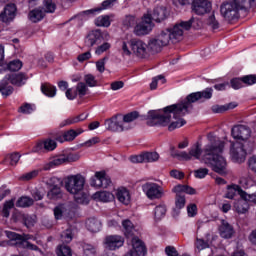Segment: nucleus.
Returning a JSON list of instances; mask_svg holds the SVG:
<instances>
[{
  "label": "nucleus",
  "mask_w": 256,
  "mask_h": 256,
  "mask_svg": "<svg viewBox=\"0 0 256 256\" xmlns=\"http://www.w3.org/2000/svg\"><path fill=\"white\" fill-rule=\"evenodd\" d=\"M90 185L96 189H101V187L102 189H107L111 185V177L103 170L95 172L94 176L90 179Z\"/></svg>",
  "instance_id": "11"
},
{
  "label": "nucleus",
  "mask_w": 256,
  "mask_h": 256,
  "mask_svg": "<svg viewBox=\"0 0 256 256\" xmlns=\"http://www.w3.org/2000/svg\"><path fill=\"white\" fill-rule=\"evenodd\" d=\"M194 175L196 179H205L207 175H209V169L207 168H199L194 171Z\"/></svg>",
  "instance_id": "55"
},
{
  "label": "nucleus",
  "mask_w": 256,
  "mask_h": 256,
  "mask_svg": "<svg viewBox=\"0 0 256 256\" xmlns=\"http://www.w3.org/2000/svg\"><path fill=\"white\" fill-rule=\"evenodd\" d=\"M230 84L232 89H241V87H243V78H233Z\"/></svg>",
  "instance_id": "60"
},
{
  "label": "nucleus",
  "mask_w": 256,
  "mask_h": 256,
  "mask_svg": "<svg viewBox=\"0 0 256 256\" xmlns=\"http://www.w3.org/2000/svg\"><path fill=\"white\" fill-rule=\"evenodd\" d=\"M123 25L127 27V29H129V27H135L137 26V18H135V16H126Z\"/></svg>",
  "instance_id": "50"
},
{
  "label": "nucleus",
  "mask_w": 256,
  "mask_h": 256,
  "mask_svg": "<svg viewBox=\"0 0 256 256\" xmlns=\"http://www.w3.org/2000/svg\"><path fill=\"white\" fill-rule=\"evenodd\" d=\"M15 207V202L13 200H9L5 202L2 210L3 217H9L11 209Z\"/></svg>",
  "instance_id": "47"
},
{
  "label": "nucleus",
  "mask_w": 256,
  "mask_h": 256,
  "mask_svg": "<svg viewBox=\"0 0 256 256\" xmlns=\"http://www.w3.org/2000/svg\"><path fill=\"white\" fill-rule=\"evenodd\" d=\"M230 157L235 163H243L247 157L245 144L241 141H230Z\"/></svg>",
  "instance_id": "7"
},
{
  "label": "nucleus",
  "mask_w": 256,
  "mask_h": 256,
  "mask_svg": "<svg viewBox=\"0 0 256 256\" xmlns=\"http://www.w3.org/2000/svg\"><path fill=\"white\" fill-rule=\"evenodd\" d=\"M249 200L241 198L240 200L234 203V209L239 215H245L249 211Z\"/></svg>",
  "instance_id": "30"
},
{
  "label": "nucleus",
  "mask_w": 256,
  "mask_h": 256,
  "mask_svg": "<svg viewBox=\"0 0 256 256\" xmlns=\"http://www.w3.org/2000/svg\"><path fill=\"white\" fill-rule=\"evenodd\" d=\"M67 163L65 158V153L58 154L54 156L51 160V162L46 163L43 166L44 171H51V169L55 167H59V165H65Z\"/></svg>",
  "instance_id": "20"
},
{
  "label": "nucleus",
  "mask_w": 256,
  "mask_h": 256,
  "mask_svg": "<svg viewBox=\"0 0 256 256\" xmlns=\"http://www.w3.org/2000/svg\"><path fill=\"white\" fill-rule=\"evenodd\" d=\"M101 43L100 30H93L85 38L86 47H93V45H99Z\"/></svg>",
  "instance_id": "21"
},
{
  "label": "nucleus",
  "mask_w": 256,
  "mask_h": 256,
  "mask_svg": "<svg viewBox=\"0 0 256 256\" xmlns=\"http://www.w3.org/2000/svg\"><path fill=\"white\" fill-rule=\"evenodd\" d=\"M44 9L46 13H55L57 5L55 2H53V0H44Z\"/></svg>",
  "instance_id": "48"
},
{
  "label": "nucleus",
  "mask_w": 256,
  "mask_h": 256,
  "mask_svg": "<svg viewBox=\"0 0 256 256\" xmlns=\"http://www.w3.org/2000/svg\"><path fill=\"white\" fill-rule=\"evenodd\" d=\"M212 7L209 0H193L191 10L195 15L203 16L207 15V13H211Z\"/></svg>",
  "instance_id": "12"
},
{
  "label": "nucleus",
  "mask_w": 256,
  "mask_h": 256,
  "mask_svg": "<svg viewBox=\"0 0 256 256\" xmlns=\"http://www.w3.org/2000/svg\"><path fill=\"white\" fill-rule=\"evenodd\" d=\"M200 95V99H211L213 97V89L206 88L205 90L198 92Z\"/></svg>",
  "instance_id": "61"
},
{
  "label": "nucleus",
  "mask_w": 256,
  "mask_h": 256,
  "mask_svg": "<svg viewBox=\"0 0 256 256\" xmlns=\"http://www.w3.org/2000/svg\"><path fill=\"white\" fill-rule=\"evenodd\" d=\"M200 99L201 95L194 92L177 104H172L162 110H150L145 118L146 124L148 127H167L168 125V131H175V129H179L187 123L181 117L191 113L193 103H197Z\"/></svg>",
  "instance_id": "1"
},
{
  "label": "nucleus",
  "mask_w": 256,
  "mask_h": 256,
  "mask_svg": "<svg viewBox=\"0 0 256 256\" xmlns=\"http://www.w3.org/2000/svg\"><path fill=\"white\" fill-rule=\"evenodd\" d=\"M47 198L51 201H59V199H63V191L59 186H54L48 191Z\"/></svg>",
  "instance_id": "32"
},
{
  "label": "nucleus",
  "mask_w": 256,
  "mask_h": 256,
  "mask_svg": "<svg viewBox=\"0 0 256 256\" xmlns=\"http://www.w3.org/2000/svg\"><path fill=\"white\" fill-rule=\"evenodd\" d=\"M107 57H104L96 62V69L99 71V73L105 72V63L107 61Z\"/></svg>",
  "instance_id": "62"
},
{
  "label": "nucleus",
  "mask_w": 256,
  "mask_h": 256,
  "mask_svg": "<svg viewBox=\"0 0 256 256\" xmlns=\"http://www.w3.org/2000/svg\"><path fill=\"white\" fill-rule=\"evenodd\" d=\"M77 135V131L72 129L61 134H56L55 139L59 141V143H65V141H73Z\"/></svg>",
  "instance_id": "28"
},
{
  "label": "nucleus",
  "mask_w": 256,
  "mask_h": 256,
  "mask_svg": "<svg viewBox=\"0 0 256 256\" xmlns=\"http://www.w3.org/2000/svg\"><path fill=\"white\" fill-rule=\"evenodd\" d=\"M235 195H240L241 199H244L245 191H243V189L237 185L228 186V191L225 194L226 199H233Z\"/></svg>",
  "instance_id": "31"
},
{
  "label": "nucleus",
  "mask_w": 256,
  "mask_h": 256,
  "mask_svg": "<svg viewBox=\"0 0 256 256\" xmlns=\"http://www.w3.org/2000/svg\"><path fill=\"white\" fill-rule=\"evenodd\" d=\"M58 256H72L71 248L69 246H60L56 251Z\"/></svg>",
  "instance_id": "56"
},
{
  "label": "nucleus",
  "mask_w": 256,
  "mask_h": 256,
  "mask_svg": "<svg viewBox=\"0 0 256 256\" xmlns=\"http://www.w3.org/2000/svg\"><path fill=\"white\" fill-rule=\"evenodd\" d=\"M181 41H183V31H181V29H179L177 26L167 28L160 31L148 41V53L157 55V53H161L163 48L167 47L170 43L175 44Z\"/></svg>",
  "instance_id": "3"
},
{
  "label": "nucleus",
  "mask_w": 256,
  "mask_h": 256,
  "mask_svg": "<svg viewBox=\"0 0 256 256\" xmlns=\"http://www.w3.org/2000/svg\"><path fill=\"white\" fill-rule=\"evenodd\" d=\"M123 243H125V239L119 235H110L105 239V245L107 249H110V251H115V249L123 247Z\"/></svg>",
  "instance_id": "18"
},
{
  "label": "nucleus",
  "mask_w": 256,
  "mask_h": 256,
  "mask_svg": "<svg viewBox=\"0 0 256 256\" xmlns=\"http://www.w3.org/2000/svg\"><path fill=\"white\" fill-rule=\"evenodd\" d=\"M242 83L245 85H255L256 83V75H246L242 77Z\"/></svg>",
  "instance_id": "58"
},
{
  "label": "nucleus",
  "mask_w": 256,
  "mask_h": 256,
  "mask_svg": "<svg viewBox=\"0 0 256 256\" xmlns=\"http://www.w3.org/2000/svg\"><path fill=\"white\" fill-rule=\"evenodd\" d=\"M174 27H177L180 29V31H182V39H183V35L185 31H189L191 27H193V29H201V21H199V19L195 17H192L188 21H182L178 24H175Z\"/></svg>",
  "instance_id": "17"
},
{
  "label": "nucleus",
  "mask_w": 256,
  "mask_h": 256,
  "mask_svg": "<svg viewBox=\"0 0 256 256\" xmlns=\"http://www.w3.org/2000/svg\"><path fill=\"white\" fill-rule=\"evenodd\" d=\"M129 45L133 55L139 59H147L149 57V48L143 40L133 38L129 41Z\"/></svg>",
  "instance_id": "9"
},
{
  "label": "nucleus",
  "mask_w": 256,
  "mask_h": 256,
  "mask_svg": "<svg viewBox=\"0 0 256 256\" xmlns=\"http://www.w3.org/2000/svg\"><path fill=\"white\" fill-rule=\"evenodd\" d=\"M15 15H17V6L13 3L7 4L0 13V21L2 23H11L15 19Z\"/></svg>",
  "instance_id": "15"
},
{
  "label": "nucleus",
  "mask_w": 256,
  "mask_h": 256,
  "mask_svg": "<svg viewBox=\"0 0 256 256\" xmlns=\"http://www.w3.org/2000/svg\"><path fill=\"white\" fill-rule=\"evenodd\" d=\"M151 16V21H156V23H161L162 21H165L167 17H169V12L167 11V8L164 6H158L154 8L152 15Z\"/></svg>",
  "instance_id": "19"
},
{
  "label": "nucleus",
  "mask_w": 256,
  "mask_h": 256,
  "mask_svg": "<svg viewBox=\"0 0 256 256\" xmlns=\"http://www.w3.org/2000/svg\"><path fill=\"white\" fill-rule=\"evenodd\" d=\"M43 17H45V13H43V10L40 9H34L29 13V19L32 21V23H39Z\"/></svg>",
  "instance_id": "37"
},
{
  "label": "nucleus",
  "mask_w": 256,
  "mask_h": 256,
  "mask_svg": "<svg viewBox=\"0 0 256 256\" xmlns=\"http://www.w3.org/2000/svg\"><path fill=\"white\" fill-rule=\"evenodd\" d=\"M39 175L38 170H33L31 172H28L26 174H23L22 176L19 177L20 181H31V179H35Z\"/></svg>",
  "instance_id": "52"
},
{
  "label": "nucleus",
  "mask_w": 256,
  "mask_h": 256,
  "mask_svg": "<svg viewBox=\"0 0 256 256\" xmlns=\"http://www.w3.org/2000/svg\"><path fill=\"white\" fill-rule=\"evenodd\" d=\"M161 81L162 84L167 83V80L165 79V76L158 75L152 79V82L150 83V89L151 91L157 89V83Z\"/></svg>",
  "instance_id": "49"
},
{
  "label": "nucleus",
  "mask_w": 256,
  "mask_h": 256,
  "mask_svg": "<svg viewBox=\"0 0 256 256\" xmlns=\"http://www.w3.org/2000/svg\"><path fill=\"white\" fill-rule=\"evenodd\" d=\"M142 189L146 197L151 201H154V199H162V197L165 196V190L157 183L147 182L142 186Z\"/></svg>",
  "instance_id": "10"
},
{
  "label": "nucleus",
  "mask_w": 256,
  "mask_h": 256,
  "mask_svg": "<svg viewBox=\"0 0 256 256\" xmlns=\"http://www.w3.org/2000/svg\"><path fill=\"white\" fill-rule=\"evenodd\" d=\"M88 231L92 233H97L101 230V222L95 218H90L86 222Z\"/></svg>",
  "instance_id": "34"
},
{
  "label": "nucleus",
  "mask_w": 256,
  "mask_h": 256,
  "mask_svg": "<svg viewBox=\"0 0 256 256\" xmlns=\"http://www.w3.org/2000/svg\"><path fill=\"white\" fill-rule=\"evenodd\" d=\"M69 207L65 204H59L54 208V217L55 219H63L65 217Z\"/></svg>",
  "instance_id": "36"
},
{
  "label": "nucleus",
  "mask_w": 256,
  "mask_h": 256,
  "mask_svg": "<svg viewBox=\"0 0 256 256\" xmlns=\"http://www.w3.org/2000/svg\"><path fill=\"white\" fill-rule=\"evenodd\" d=\"M8 83L6 80H2L1 84H0V91L2 93V95H4V97H9V95H11V93H13V87L8 86Z\"/></svg>",
  "instance_id": "44"
},
{
  "label": "nucleus",
  "mask_w": 256,
  "mask_h": 256,
  "mask_svg": "<svg viewBox=\"0 0 256 256\" xmlns=\"http://www.w3.org/2000/svg\"><path fill=\"white\" fill-rule=\"evenodd\" d=\"M89 89L87 88V85L83 82H79L76 86V91L78 92V95L80 97H85L87 95V91Z\"/></svg>",
  "instance_id": "54"
},
{
  "label": "nucleus",
  "mask_w": 256,
  "mask_h": 256,
  "mask_svg": "<svg viewBox=\"0 0 256 256\" xmlns=\"http://www.w3.org/2000/svg\"><path fill=\"white\" fill-rule=\"evenodd\" d=\"M116 199L123 205H129V203H131V193L127 188H118L116 191Z\"/></svg>",
  "instance_id": "23"
},
{
  "label": "nucleus",
  "mask_w": 256,
  "mask_h": 256,
  "mask_svg": "<svg viewBox=\"0 0 256 256\" xmlns=\"http://www.w3.org/2000/svg\"><path fill=\"white\" fill-rule=\"evenodd\" d=\"M84 81L89 87H95L97 85V80H95V76L92 74L85 75Z\"/></svg>",
  "instance_id": "63"
},
{
  "label": "nucleus",
  "mask_w": 256,
  "mask_h": 256,
  "mask_svg": "<svg viewBox=\"0 0 256 256\" xmlns=\"http://www.w3.org/2000/svg\"><path fill=\"white\" fill-rule=\"evenodd\" d=\"M42 149H45V151H55V149H57V142L51 138L39 142L36 145L35 151H41Z\"/></svg>",
  "instance_id": "25"
},
{
  "label": "nucleus",
  "mask_w": 256,
  "mask_h": 256,
  "mask_svg": "<svg viewBox=\"0 0 256 256\" xmlns=\"http://www.w3.org/2000/svg\"><path fill=\"white\" fill-rule=\"evenodd\" d=\"M206 25L208 27H211L213 29V31H215V29H219V20H217V18L215 17V11L212 12V14H210L207 19H206Z\"/></svg>",
  "instance_id": "40"
},
{
  "label": "nucleus",
  "mask_w": 256,
  "mask_h": 256,
  "mask_svg": "<svg viewBox=\"0 0 256 256\" xmlns=\"http://www.w3.org/2000/svg\"><path fill=\"white\" fill-rule=\"evenodd\" d=\"M159 158L160 156L157 152H143L140 155L132 156L130 161L132 163H157Z\"/></svg>",
  "instance_id": "14"
},
{
  "label": "nucleus",
  "mask_w": 256,
  "mask_h": 256,
  "mask_svg": "<svg viewBox=\"0 0 256 256\" xmlns=\"http://www.w3.org/2000/svg\"><path fill=\"white\" fill-rule=\"evenodd\" d=\"M104 125L108 131H125V126H123V120H121L120 115H116L110 119H107Z\"/></svg>",
  "instance_id": "16"
},
{
  "label": "nucleus",
  "mask_w": 256,
  "mask_h": 256,
  "mask_svg": "<svg viewBox=\"0 0 256 256\" xmlns=\"http://www.w3.org/2000/svg\"><path fill=\"white\" fill-rule=\"evenodd\" d=\"M210 144L203 150L202 161L218 175H227V160L220 153L225 149V142L213 134L207 136Z\"/></svg>",
  "instance_id": "2"
},
{
  "label": "nucleus",
  "mask_w": 256,
  "mask_h": 256,
  "mask_svg": "<svg viewBox=\"0 0 256 256\" xmlns=\"http://www.w3.org/2000/svg\"><path fill=\"white\" fill-rule=\"evenodd\" d=\"M85 187V177L81 174L70 175L65 180V189L71 195L81 193Z\"/></svg>",
  "instance_id": "5"
},
{
  "label": "nucleus",
  "mask_w": 256,
  "mask_h": 256,
  "mask_svg": "<svg viewBox=\"0 0 256 256\" xmlns=\"http://www.w3.org/2000/svg\"><path fill=\"white\" fill-rule=\"evenodd\" d=\"M167 215V206L160 204L154 209V219L155 221H161L163 217Z\"/></svg>",
  "instance_id": "35"
},
{
  "label": "nucleus",
  "mask_w": 256,
  "mask_h": 256,
  "mask_svg": "<svg viewBox=\"0 0 256 256\" xmlns=\"http://www.w3.org/2000/svg\"><path fill=\"white\" fill-rule=\"evenodd\" d=\"M219 231L223 239H231L233 237V233H235V231L233 230V226H231L229 222L225 220H222Z\"/></svg>",
  "instance_id": "24"
},
{
  "label": "nucleus",
  "mask_w": 256,
  "mask_h": 256,
  "mask_svg": "<svg viewBox=\"0 0 256 256\" xmlns=\"http://www.w3.org/2000/svg\"><path fill=\"white\" fill-rule=\"evenodd\" d=\"M33 203H34V200L32 198L23 196L17 200L16 207H23V208L31 207Z\"/></svg>",
  "instance_id": "42"
},
{
  "label": "nucleus",
  "mask_w": 256,
  "mask_h": 256,
  "mask_svg": "<svg viewBox=\"0 0 256 256\" xmlns=\"http://www.w3.org/2000/svg\"><path fill=\"white\" fill-rule=\"evenodd\" d=\"M31 239L35 240V237L29 234H24L21 236L20 247H23L24 249H30V251H39V247H37V245L31 244V242H29Z\"/></svg>",
  "instance_id": "27"
},
{
  "label": "nucleus",
  "mask_w": 256,
  "mask_h": 256,
  "mask_svg": "<svg viewBox=\"0 0 256 256\" xmlns=\"http://www.w3.org/2000/svg\"><path fill=\"white\" fill-rule=\"evenodd\" d=\"M120 119L122 120V124L124 126L125 131L131 129V123L133 121L139 119V112L133 111L128 114L120 115Z\"/></svg>",
  "instance_id": "22"
},
{
  "label": "nucleus",
  "mask_w": 256,
  "mask_h": 256,
  "mask_svg": "<svg viewBox=\"0 0 256 256\" xmlns=\"http://www.w3.org/2000/svg\"><path fill=\"white\" fill-rule=\"evenodd\" d=\"M109 49H111V44L109 42H105L96 48L95 53L96 55H103V53H105V51H109Z\"/></svg>",
  "instance_id": "57"
},
{
  "label": "nucleus",
  "mask_w": 256,
  "mask_h": 256,
  "mask_svg": "<svg viewBox=\"0 0 256 256\" xmlns=\"http://www.w3.org/2000/svg\"><path fill=\"white\" fill-rule=\"evenodd\" d=\"M83 251L86 256L95 255L96 253L95 246L91 244H84Z\"/></svg>",
  "instance_id": "59"
},
{
  "label": "nucleus",
  "mask_w": 256,
  "mask_h": 256,
  "mask_svg": "<svg viewBox=\"0 0 256 256\" xmlns=\"http://www.w3.org/2000/svg\"><path fill=\"white\" fill-rule=\"evenodd\" d=\"M195 246L198 251H203V249H207V247H209V244L205 242V240L197 238Z\"/></svg>",
  "instance_id": "64"
},
{
  "label": "nucleus",
  "mask_w": 256,
  "mask_h": 256,
  "mask_svg": "<svg viewBox=\"0 0 256 256\" xmlns=\"http://www.w3.org/2000/svg\"><path fill=\"white\" fill-rule=\"evenodd\" d=\"M229 109H235V105L229 104V105H214L212 106L213 113H225V111H229Z\"/></svg>",
  "instance_id": "45"
},
{
  "label": "nucleus",
  "mask_w": 256,
  "mask_h": 256,
  "mask_svg": "<svg viewBox=\"0 0 256 256\" xmlns=\"http://www.w3.org/2000/svg\"><path fill=\"white\" fill-rule=\"evenodd\" d=\"M95 25L97 27H109L111 25V20L109 16H99L95 19Z\"/></svg>",
  "instance_id": "43"
},
{
  "label": "nucleus",
  "mask_w": 256,
  "mask_h": 256,
  "mask_svg": "<svg viewBox=\"0 0 256 256\" xmlns=\"http://www.w3.org/2000/svg\"><path fill=\"white\" fill-rule=\"evenodd\" d=\"M61 239L64 243H71L73 241V229L72 228L66 229L61 234Z\"/></svg>",
  "instance_id": "46"
},
{
  "label": "nucleus",
  "mask_w": 256,
  "mask_h": 256,
  "mask_svg": "<svg viewBox=\"0 0 256 256\" xmlns=\"http://www.w3.org/2000/svg\"><path fill=\"white\" fill-rule=\"evenodd\" d=\"M73 195L76 203H78L79 205L89 204V196H87V194L83 192V190Z\"/></svg>",
  "instance_id": "39"
},
{
  "label": "nucleus",
  "mask_w": 256,
  "mask_h": 256,
  "mask_svg": "<svg viewBox=\"0 0 256 256\" xmlns=\"http://www.w3.org/2000/svg\"><path fill=\"white\" fill-rule=\"evenodd\" d=\"M92 199L102 201V203H109V201H113L114 196L111 192L99 191L93 194Z\"/></svg>",
  "instance_id": "29"
},
{
  "label": "nucleus",
  "mask_w": 256,
  "mask_h": 256,
  "mask_svg": "<svg viewBox=\"0 0 256 256\" xmlns=\"http://www.w3.org/2000/svg\"><path fill=\"white\" fill-rule=\"evenodd\" d=\"M231 135L233 139L237 141H242L245 143L249 137H251V128L245 125L234 126L231 130Z\"/></svg>",
  "instance_id": "13"
},
{
  "label": "nucleus",
  "mask_w": 256,
  "mask_h": 256,
  "mask_svg": "<svg viewBox=\"0 0 256 256\" xmlns=\"http://www.w3.org/2000/svg\"><path fill=\"white\" fill-rule=\"evenodd\" d=\"M172 193H175L176 195V199H175L176 209H183L186 203L185 194L183 193H187L188 195H195L197 192L195 191L194 188L188 185L178 184L173 187Z\"/></svg>",
  "instance_id": "6"
},
{
  "label": "nucleus",
  "mask_w": 256,
  "mask_h": 256,
  "mask_svg": "<svg viewBox=\"0 0 256 256\" xmlns=\"http://www.w3.org/2000/svg\"><path fill=\"white\" fill-rule=\"evenodd\" d=\"M247 0H232L231 2H226L221 5L220 13L226 21H234V19H239V12L245 11V2Z\"/></svg>",
  "instance_id": "4"
},
{
  "label": "nucleus",
  "mask_w": 256,
  "mask_h": 256,
  "mask_svg": "<svg viewBox=\"0 0 256 256\" xmlns=\"http://www.w3.org/2000/svg\"><path fill=\"white\" fill-rule=\"evenodd\" d=\"M153 27L155 24L151 20V14H145L142 21L134 26L133 33L137 37H143V35H149L153 31Z\"/></svg>",
  "instance_id": "8"
},
{
  "label": "nucleus",
  "mask_w": 256,
  "mask_h": 256,
  "mask_svg": "<svg viewBox=\"0 0 256 256\" xmlns=\"http://www.w3.org/2000/svg\"><path fill=\"white\" fill-rule=\"evenodd\" d=\"M131 45H129V42H122L121 45V53L122 57H129L130 55H133V50L130 49Z\"/></svg>",
  "instance_id": "51"
},
{
  "label": "nucleus",
  "mask_w": 256,
  "mask_h": 256,
  "mask_svg": "<svg viewBox=\"0 0 256 256\" xmlns=\"http://www.w3.org/2000/svg\"><path fill=\"white\" fill-rule=\"evenodd\" d=\"M190 160L191 159H201V154L203 153V150L201 149V145L199 143L192 146L189 150Z\"/></svg>",
  "instance_id": "38"
},
{
  "label": "nucleus",
  "mask_w": 256,
  "mask_h": 256,
  "mask_svg": "<svg viewBox=\"0 0 256 256\" xmlns=\"http://www.w3.org/2000/svg\"><path fill=\"white\" fill-rule=\"evenodd\" d=\"M4 80L10 81L12 85H17V87H21V85H24L25 81H27V76H25V74L23 73L12 74V75L6 76Z\"/></svg>",
  "instance_id": "26"
},
{
  "label": "nucleus",
  "mask_w": 256,
  "mask_h": 256,
  "mask_svg": "<svg viewBox=\"0 0 256 256\" xmlns=\"http://www.w3.org/2000/svg\"><path fill=\"white\" fill-rule=\"evenodd\" d=\"M41 91L47 97H55V95L57 94V88H55V86H51L49 84H43L41 86Z\"/></svg>",
  "instance_id": "41"
},
{
  "label": "nucleus",
  "mask_w": 256,
  "mask_h": 256,
  "mask_svg": "<svg viewBox=\"0 0 256 256\" xmlns=\"http://www.w3.org/2000/svg\"><path fill=\"white\" fill-rule=\"evenodd\" d=\"M23 67L21 60H13L8 64L9 71H19Z\"/></svg>",
  "instance_id": "53"
},
{
  "label": "nucleus",
  "mask_w": 256,
  "mask_h": 256,
  "mask_svg": "<svg viewBox=\"0 0 256 256\" xmlns=\"http://www.w3.org/2000/svg\"><path fill=\"white\" fill-rule=\"evenodd\" d=\"M170 155L171 157H175L179 161H191L189 152H185V151L179 152L173 146L170 147Z\"/></svg>",
  "instance_id": "33"
}]
</instances>
